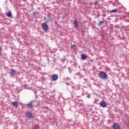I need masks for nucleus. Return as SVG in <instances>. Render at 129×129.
Returning a JSON list of instances; mask_svg holds the SVG:
<instances>
[{"mask_svg":"<svg viewBox=\"0 0 129 129\" xmlns=\"http://www.w3.org/2000/svg\"><path fill=\"white\" fill-rule=\"evenodd\" d=\"M100 105L103 108H105L107 106L106 103L104 101H101L100 103Z\"/></svg>","mask_w":129,"mask_h":129,"instance_id":"obj_7","label":"nucleus"},{"mask_svg":"<svg viewBox=\"0 0 129 129\" xmlns=\"http://www.w3.org/2000/svg\"><path fill=\"white\" fill-rule=\"evenodd\" d=\"M94 5L95 6H97L98 5V2H96L95 3H94Z\"/></svg>","mask_w":129,"mask_h":129,"instance_id":"obj_17","label":"nucleus"},{"mask_svg":"<svg viewBox=\"0 0 129 129\" xmlns=\"http://www.w3.org/2000/svg\"><path fill=\"white\" fill-rule=\"evenodd\" d=\"M12 104L13 106L15 107H18V103L17 101H14L12 102Z\"/></svg>","mask_w":129,"mask_h":129,"instance_id":"obj_10","label":"nucleus"},{"mask_svg":"<svg viewBox=\"0 0 129 129\" xmlns=\"http://www.w3.org/2000/svg\"><path fill=\"white\" fill-rule=\"evenodd\" d=\"M113 7L115 8V9L110 11V12H112V13H115V12H117V11H118L117 6L116 5H114L113 6Z\"/></svg>","mask_w":129,"mask_h":129,"instance_id":"obj_9","label":"nucleus"},{"mask_svg":"<svg viewBox=\"0 0 129 129\" xmlns=\"http://www.w3.org/2000/svg\"><path fill=\"white\" fill-rule=\"evenodd\" d=\"M58 79V76L56 74H54L52 76V80L53 81H56Z\"/></svg>","mask_w":129,"mask_h":129,"instance_id":"obj_6","label":"nucleus"},{"mask_svg":"<svg viewBox=\"0 0 129 129\" xmlns=\"http://www.w3.org/2000/svg\"><path fill=\"white\" fill-rule=\"evenodd\" d=\"M103 24H104V21H99L97 25L98 26H101Z\"/></svg>","mask_w":129,"mask_h":129,"instance_id":"obj_15","label":"nucleus"},{"mask_svg":"<svg viewBox=\"0 0 129 129\" xmlns=\"http://www.w3.org/2000/svg\"><path fill=\"white\" fill-rule=\"evenodd\" d=\"M72 49H74V50H76L77 46L75 44H73L71 45Z\"/></svg>","mask_w":129,"mask_h":129,"instance_id":"obj_16","label":"nucleus"},{"mask_svg":"<svg viewBox=\"0 0 129 129\" xmlns=\"http://www.w3.org/2000/svg\"><path fill=\"white\" fill-rule=\"evenodd\" d=\"M113 129H120V126L117 123H113L112 125Z\"/></svg>","mask_w":129,"mask_h":129,"instance_id":"obj_5","label":"nucleus"},{"mask_svg":"<svg viewBox=\"0 0 129 129\" xmlns=\"http://www.w3.org/2000/svg\"><path fill=\"white\" fill-rule=\"evenodd\" d=\"M25 116L27 118L29 119H32L33 118V115L32 114V113L29 111H27V112L25 113Z\"/></svg>","mask_w":129,"mask_h":129,"instance_id":"obj_3","label":"nucleus"},{"mask_svg":"<svg viewBox=\"0 0 129 129\" xmlns=\"http://www.w3.org/2000/svg\"><path fill=\"white\" fill-rule=\"evenodd\" d=\"M44 19L46 20L48 22H49L52 20V18L51 16H48L46 18L44 17Z\"/></svg>","mask_w":129,"mask_h":129,"instance_id":"obj_8","label":"nucleus"},{"mask_svg":"<svg viewBox=\"0 0 129 129\" xmlns=\"http://www.w3.org/2000/svg\"><path fill=\"white\" fill-rule=\"evenodd\" d=\"M7 16L8 17L12 18H13V16H12V14L10 11H9L7 13Z\"/></svg>","mask_w":129,"mask_h":129,"instance_id":"obj_12","label":"nucleus"},{"mask_svg":"<svg viewBox=\"0 0 129 129\" xmlns=\"http://www.w3.org/2000/svg\"><path fill=\"white\" fill-rule=\"evenodd\" d=\"M2 50V48L0 47V50Z\"/></svg>","mask_w":129,"mask_h":129,"instance_id":"obj_18","label":"nucleus"},{"mask_svg":"<svg viewBox=\"0 0 129 129\" xmlns=\"http://www.w3.org/2000/svg\"><path fill=\"white\" fill-rule=\"evenodd\" d=\"M99 77L101 80H106L108 79V75L104 72H100Z\"/></svg>","mask_w":129,"mask_h":129,"instance_id":"obj_1","label":"nucleus"},{"mask_svg":"<svg viewBox=\"0 0 129 129\" xmlns=\"http://www.w3.org/2000/svg\"><path fill=\"white\" fill-rule=\"evenodd\" d=\"M73 24L76 28H78V23L77 20H74Z\"/></svg>","mask_w":129,"mask_h":129,"instance_id":"obj_11","label":"nucleus"},{"mask_svg":"<svg viewBox=\"0 0 129 129\" xmlns=\"http://www.w3.org/2000/svg\"><path fill=\"white\" fill-rule=\"evenodd\" d=\"M42 28L44 31H47L49 29V26L46 23H43L42 24Z\"/></svg>","mask_w":129,"mask_h":129,"instance_id":"obj_4","label":"nucleus"},{"mask_svg":"<svg viewBox=\"0 0 129 129\" xmlns=\"http://www.w3.org/2000/svg\"><path fill=\"white\" fill-rule=\"evenodd\" d=\"M37 105V103L34 101H31L30 103L27 104L28 107L29 108H32L34 107H36Z\"/></svg>","mask_w":129,"mask_h":129,"instance_id":"obj_2","label":"nucleus"},{"mask_svg":"<svg viewBox=\"0 0 129 129\" xmlns=\"http://www.w3.org/2000/svg\"><path fill=\"white\" fill-rule=\"evenodd\" d=\"M81 59L82 60H86L87 59V56L85 54H81Z\"/></svg>","mask_w":129,"mask_h":129,"instance_id":"obj_13","label":"nucleus"},{"mask_svg":"<svg viewBox=\"0 0 129 129\" xmlns=\"http://www.w3.org/2000/svg\"><path fill=\"white\" fill-rule=\"evenodd\" d=\"M15 73H16V71L15 70L13 69H11V75H15Z\"/></svg>","mask_w":129,"mask_h":129,"instance_id":"obj_14","label":"nucleus"}]
</instances>
